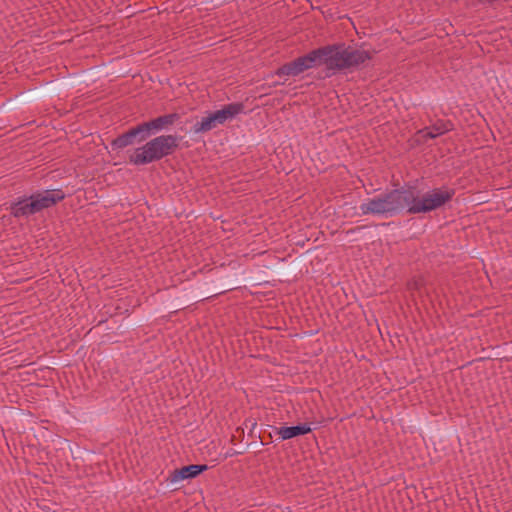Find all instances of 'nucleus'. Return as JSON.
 I'll return each instance as SVG.
<instances>
[{
    "label": "nucleus",
    "mask_w": 512,
    "mask_h": 512,
    "mask_svg": "<svg viewBox=\"0 0 512 512\" xmlns=\"http://www.w3.org/2000/svg\"><path fill=\"white\" fill-rule=\"evenodd\" d=\"M8 209L10 211V215L14 218H27L38 213L33 200L29 199V196L25 195L10 202Z\"/></svg>",
    "instance_id": "6e6552de"
},
{
    "label": "nucleus",
    "mask_w": 512,
    "mask_h": 512,
    "mask_svg": "<svg viewBox=\"0 0 512 512\" xmlns=\"http://www.w3.org/2000/svg\"><path fill=\"white\" fill-rule=\"evenodd\" d=\"M281 440H288L298 436L306 435L312 431L310 423H300L295 426L276 427L270 426Z\"/></svg>",
    "instance_id": "f8f14e48"
},
{
    "label": "nucleus",
    "mask_w": 512,
    "mask_h": 512,
    "mask_svg": "<svg viewBox=\"0 0 512 512\" xmlns=\"http://www.w3.org/2000/svg\"><path fill=\"white\" fill-rule=\"evenodd\" d=\"M248 423L251 424V431H250V435L252 436L253 434V429L255 428V426L257 425V422L255 420H252V419H248L245 421V425L248 426Z\"/></svg>",
    "instance_id": "2eb2a0df"
},
{
    "label": "nucleus",
    "mask_w": 512,
    "mask_h": 512,
    "mask_svg": "<svg viewBox=\"0 0 512 512\" xmlns=\"http://www.w3.org/2000/svg\"><path fill=\"white\" fill-rule=\"evenodd\" d=\"M55 503L49 502V501H42L41 504H38L40 509L44 512H56V510L53 508L55 506Z\"/></svg>",
    "instance_id": "ddd939ff"
},
{
    "label": "nucleus",
    "mask_w": 512,
    "mask_h": 512,
    "mask_svg": "<svg viewBox=\"0 0 512 512\" xmlns=\"http://www.w3.org/2000/svg\"><path fill=\"white\" fill-rule=\"evenodd\" d=\"M245 106L242 102H235L224 105L222 109L216 110L203 117L201 121H197L192 131L196 134L206 133L214 129L219 124H224L228 119H231L238 114L244 112Z\"/></svg>",
    "instance_id": "39448f33"
},
{
    "label": "nucleus",
    "mask_w": 512,
    "mask_h": 512,
    "mask_svg": "<svg viewBox=\"0 0 512 512\" xmlns=\"http://www.w3.org/2000/svg\"><path fill=\"white\" fill-rule=\"evenodd\" d=\"M325 55L324 46L315 48L309 51L307 54L299 56L294 60L281 65L275 71V74L277 76L296 77L309 69L323 66Z\"/></svg>",
    "instance_id": "20e7f679"
},
{
    "label": "nucleus",
    "mask_w": 512,
    "mask_h": 512,
    "mask_svg": "<svg viewBox=\"0 0 512 512\" xmlns=\"http://www.w3.org/2000/svg\"><path fill=\"white\" fill-rule=\"evenodd\" d=\"M180 137L167 134L154 137L129 155V162L136 166L147 165L172 155L179 148Z\"/></svg>",
    "instance_id": "7ed1b4c3"
},
{
    "label": "nucleus",
    "mask_w": 512,
    "mask_h": 512,
    "mask_svg": "<svg viewBox=\"0 0 512 512\" xmlns=\"http://www.w3.org/2000/svg\"><path fill=\"white\" fill-rule=\"evenodd\" d=\"M206 470H208V466L206 464L186 465L172 471L167 480L171 483H176L186 479H193Z\"/></svg>",
    "instance_id": "9d476101"
},
{
    "label": "nucleus",
    "mask_w": 512,
    "mask_h": 512,
    "mask_svg": "<svg viewBox=\"0 0 512 512\" xmlns=\"http://www.w3.org/2000/svg\"><path fill=\"white\" fill-rule=\"evenodd\" d=\"M456 194V189L443 185L433 188L419 196L415 186L405 185L382 193L368 202L360 205L363 215H396L407 209L409 214H425L440 209L450 203Z\"/></svg>",
    "instance_id": "f257e3e1"
},
{
    "label": "nucleus",
    "mask_w": 512,
    "mask_h": 512,
    "mask_svg": "<svg viewBox=\"0 0 512 512\" xmlns=\"http://www.w3.org/2000/svg\"><path fill=\"white\" fill-rule=\"evenodd\" d=\"M66 197L62 189H51L43 192H36L29 196V199L33 200L37 212H41L44 209L51 208L57 203L64 200Z\"/></svg>",
    "instance_id": "0eeeda50"
},
{
    "label": "nucleus",
    "mask_w": 512,
    "mask_h": 512,
    "mask_svg": "<svg viewBox=\"0 0 512 512\" xmlns=\"http://www.w3.org/2000/svg\"><path fill=\"white\" fill-rule=\"evenodd\" d=\"M180 118V114L178 113H169L144 121V125L146 126L149 136H152L162 130L168 129L174 125L175 122L180 120Z\"/></svg>",
    "instance_id": "1a4fd4ad"
},
{
    "label": "nucleus",
    "mask_w": 512,
    "mask_h": 512,
    "mask_svg": "<svg viewBox=\"0 0 512 512\" xmlns=\"http://www.w3.org/2000/svg\"><path fill=\"white\" fill-rule=\"evenodd\" d=\"M324 66L326 76L337 72L352 71L360 68L366 61L372 59V54L366 50L356 49L344 42L324 45Z\"/></svg>",
    "instance_id": "f03ea898"
},
{
    "label": "nucleus",
    "mask_w": 512,
    "mask_h": 512,
    "mask_svg": "<svg viewBox=\"0 0 512 512\" xmlns=\"http://www.w3.org/2000/svg\"><path fill=\"white\" fill-rule=\"evenodd\" d=\"M234 454H238V452H234V453L229 452V455H230V456H232V455H234Z\"/></svg>",
    "instance_id": "f3484780"
},
{
    "label": "nucleus",
    "mask_w": 512,
    "mask_h": 512,
    "mask_svg": "<svg viewBox=\"0 0 512 512\" xmlns=\"http://www.w3.org/2000/svg\"><path fill=\"white\" fill-rule=\"evenodd\" d=\"M454 129V124L450 120L438 119L431 126L425 127L418 131L422 135L424 141L427 139H435Z\"/></svg>",
    "instance_id": "9b49d317"
},
{
    "label": "nucleus",
    "mask_w": 512,
    "mask_h": 512,
    "mask_svg": "<svg viewBox=\"0 0 512 512\" xmlns=\"http://www.w3.org/2000/svg\"><path fill=\"white\" fill-rule=\"evenodd\" d=\"M361 228H362V227L352 228V229L347 230V232H346V233H347V234H351V233L356 232L357 230H360Z\"/></svg>",
    "instance_id": "dca6fc26"
},
{
    "label": "nucleus",
    "mask_w": 512,
    "mask_h": 512,
    "mask_svg": "<svg viewBox=\"0 0 512 512\" xmlns=\"http://www.w3.org/2000/svg\"><path fill=\"white\" fill-rule=\"evenodd\" d=\"M149 133L144 122L130 127L126 132L114 138L110 145L112 150H121L135 143H142L149 138Z\"/></svg>",
    "instance_id": "423d86ee"
},
{
    "label": "nucleus",
    "mask_w": 512,
    "mask_h": 512,
    "mask_svg": "<svg viewBox=\"0 0 512 512\" xmlns=\"http://www.w3.org/2000/svg\"><path fill=\"white\" fill-rule=\"evenodd\" d=\"M501 0H479V2L483 4H488L490 6L496 7L498 3H500Z\"/></svg>",
    "instance_id": "4468645a"
}]
</instances>
